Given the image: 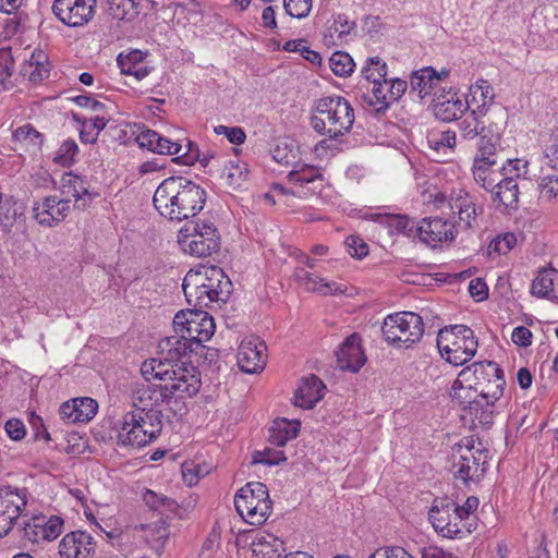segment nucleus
I'll return each instance as SVG.
<instances>
[{
    "instance_id": "25",
    "label": "nucleus",
    "mask_w": 558,
    "mask_h": 558,
    "mask_svg": "<svg viewBox=\"0 0 558 558\" xmlns=\"http://www.w3.org/2000/svg\"><path fill=\"white\" fill-rule=\"evenodd\" d=\"M477 109L485 128V134L488 135L486 144L494 143L496 146L501 132L507 125L508 111L500 104H492L488 107H486V104L478 105Z\"/></svg>"
},
{
    "instance_id": "7",
    "label": "nucleus",
    "mask_w": 558,
    "mask_h": 558,
    "mask_svg": "<svg viewBox=\"0 0 558 558\" xmlns=\"http://www.w3.org/2000/svg\"><path fill=\"white\" fill-rule=\"evenodd\" d=\"M381 332L388 344L409 348L424 335L423 317L413 312L390 314L384 319Z\"/></svg>"
},
{
    "instance_id": "11",
    "label": "nucleus",
    "mask_w": 558,
    "mask_h": 558,
    "mask_svg": "<svg viewBox=\"0 0 558 558\" xmlns=\"http://www.w3.org/2000/svg\"><path fill=\"white\" fill-rule=\"evenodd\" d=\"M487 451L475 449L474 446L458 445L451 456L450 471L454 478L463 483L478 480L485 472Z\"/></svg>"
},
{
    "instance_id": "8",
    "label": "nucleus",
    "mask_w": 558,
    "mask_h": 558,
    "mask_svg": "<svg viewBox=\"0 0 558 558\" xmlns=\"http://www.w3.org/2000/svg\"><path fill=\"white\" fill-rule=\"evenodd\" d=\"M434 529L448 538H462L475 530L472 522H463L458 504L449 497H436L428 512Z\"/></svg>"
},
{
    "instance_id": "41",
    "label": "nucleus",
    "mask_w": 558,
    "mask_h": 558,
    "mask_svg": "<svg viewBox=\"0 0 558 558\" xmlns=\"http://www.w3.org/2000/svg\"><path fill=\"white\" fill-rule=\"evenodd\" d=\"M495 413L496 402H494V400L475 401L474 405H471L469 410V414L472 416L473 423L481 425L485 429L492 427Z\"/></svg>"
},
{
    "instance_id": "22",
    "label": "nucleus",
    "mask_w": 558,
    "mask_h": 558,
    "mask_svg": "<svg viewBox=\"0 0 558 558\" xmlns=\"http://www.w3.org/2000/svg\"><path fill=\"white\" fill-rule=\"evenodd\" d=\"M407 86V82L400 78L385 80L373 87L368 104L374 107L376 113H385L390 104L401 98Z\"/></svg>"
},
{
    "instance_id": "31",
    "label": "nucleus",
    "mask_w": 558,
    "mask_h": 558,
    "mask_svg": "<svg viewBox=\"0 0 558 558\" xmlns=\"http://www.w3.org/2000/svg\"><path fill=\"white\" fill-rule=\"evenodd\" d=\"M49 72L48 57L41 50L34 51L21 68V75L34 84L40 83L44 78L48 77Z\"/></svg>"
},
{
    "instance_id": "54",
    "label": "nucleus",
    "mask_w": 558,
    "mask_h": 558,
    "mask_svg": "<svg viewBox=\"0 0 558 558\" xmlns=\"http://www.w3.org/2000/svg\"><path fill=\"white\" fill-rule=\"evenodd\" d=\"M478 94L483 101L482 105L486 104V107H488L492 104H496L494 101V98H495L494 88L487 80H478L476 82V84L471 87V96H472L473 100L476 99Z\"/></svg>"
},
{
    "instance_id": "59",
    "label": "nucleus",
    "mask_w": 558,
    "mask_h": 558,
    "mask_svg": "<svg viewBox=\"0 0 558 558\" xmlns=\"http://www.w3.org/2000/svg\"><path fill=\"white\" fill-rule=\"evenodd\" d=\"M142 0H112L110 3V9L113 10V5L117 4V11L113 12L114 17L125 19V15L129 11L125 10L126 7H130L132 12L130 13V17L140 14V4Z\"/></svg>"
},
{
    "instance_id": "42",
    "label": "nucleus",
    "mask_w": 558,
    "mask_h": 558,
    "mask_svg": "<svg viewBox=\"0 0 558 558\" xmlns=\"http://www.w3.org/2000/svg\"><path fill=\"white\" fill-rule=\"evenodd\" d=\"M61 193L64 198L73 197L76 202L85 195H89L88 187L83 178L74 174H64L61 180Z\"/></svg>"
},
{
    "instance_id": "34",
    "label": "nucleus",
    "mask_w": 558,
    "mask_h": 558,
    "mask_svg": "<svg viewBox=\"0 0 558 558\" xmlns=\"http://www.w3.org/2000/svg\"><path fill=\"white\" fill-rule=\"evenodd\" d=\"M299 428L300 423L298 421L276 420L269 428L268 440L277 447H283L289 440L298 436Z\"/></svg>"
},
{
    "instance_id": "21",
    "label": "nucleus",
    "mask_w": 558,
    "mask_h": 558,
    "mask_svg": "<svg viewBox=\"0 0 558 558\" xmlns=\"http://www.w3.org/2000/svg\"><path fill=\"white\" fill-rule=\"evenodd\" d=\"M496 374H502V369L497 363L493 361L475 362L458 374V385L473 387L475 392H483L482 385L489 381V378Z\"/></svg>"
},
{
    "instance_id": "32",
    "label": "nucleus",
    "mask_w": 558,
    "mask_h": 558,
    "mask_svg": "<svg viewBox=\"0 0 558 558\" xmlns=\"http://www.w3.org/2000/svg\"><path fill=\"white\" fill-rule=\"evenodd\" d=\"M460 135L468 141L480 138L478 146L488 142V135L485 134L482 118L478 109H473L472 112L459 121Z\"/></svg>"
},
{
    "instance_id": "36",
    "label": "nucleus",
    "mask_w": 558,
    "mask_h": 558,
    "mask_svg": "<svg viewBox=\"0 0 558 558\" xmlns=\"http://www.w3.org/2000/svg\"><path fill=\"white\" fill-rule=\"evenodd\" d=\"M436 71L428 66L413 73L410 94H416L421 99L430 95L437 87Z\"/></svg>"
},
{
    "instance_id": "53",
    "label": "nucleus",
    "mask_w": 558,
    "mask_h": 558,
    "mask_svg": "<svg viewBox=\"0 0 558 558\" xmlns=\"http://www.w3.org/2000/svg\"><path fill=\"white\" fill-rule=\"evenodd\" d=\"M517 243V238L513 233L507 232L493 239L488 245V253L496 252L498 254H507L511 251Z\"/></svg>"
},
{
    "instance_id": "40",
    "label": "nucleus",
    "mask_w": 558,
    "mask_h": 558,
    "mask_svg": "<svg viewBox=\"0 0 558 558\" xmlns=\"http://www.w3.org/2000/svg\"><path fill=\"white\" fill-rule=\"evenodd\" d=\"M289 182L303 186L304 184L323 181V169L317 166L302 163L290 171L287 175Z\"/></svg>"
},
{
    "instance_id": "46",
    "label": "nucleus",
    "mask_w": 558,
    "mask_h": 558,
    "mask_svg": "<svg viewBox=\"0 0 558 558\" xmlns=\"http://www.w3.org/2000/svg\"><path fill=\"white\" fill-rule=\"evenodd\" d=\"M450 397L466 411H469L470 407L474 405L475 401L478 399L473 387L458 385V377L452 384Z\"/></svg>"
},
{
    "instance_id": "28",
    "label": "nucleus",
    "mask_w": 558,
    "mask_h": 558,
    "mask_svg": "<svg viewBox=\"0 0 558 558\" xmlns=\"http://www.w3.org/2000/svg\"><path fill=\"white\" fill-rule=\"evenodd\" d=\"M442 357L456 366L463 365L470 361L477 351L476 338L451 341L437 345Z\"/></svg>"
},
{
    "instance_id": "16",
    "label": "nucleus",
    "mask_w": 558,
    "mask_h": 558,
    "mask_svg": "<svg viewBox=\"0 0 558 558\" xmlns=\"http://www.w3.org/2000/svg\"><path fill=\"white\" fill-rule=\"evenodd\" d=\"M267 347L258 338L244 339L238 350V365L243 373L257 374L262 372L267 361Z\"/></svg>"
},
{
    "instance_id": "1",
    "label": "nucleus",
    "mask_w": 558,
    "mask_h": 558,
    "mask_svg": "<svg viewBox=\"0 0 558 558\" xmlns=\"http://www.w3.org/2000/svg\"><path fill=\"white\" fill-rule=\"evenodd\" d=\"M173 364L163 359L145 361L141 372L146 380L158 379V385H149L138 390L142 401H168L194 397L201 389V373L194 365Z\"/></svg>"
},
{
    "instance_id": "48",
    "label": "nucleus",
    "mask_w": 558,
    "mask_h": 558,
    "mask_svg": "<svg viewBox=\"0 0 558 558\" xmlns=\"http://www.w3.org/2000/svg\"><path fill=\"white\" fill-rule=\"evenodd\" d=\"M331 71L338 76H348L353 72L354 62L347 52L336 51L329 59Z\"/></svg>"
},
{
    "instance_id": "4",
    "label": "nucleus",
    "mask_w": 558,
    "mask_h": 558,
    "mask_svg": "<svg viewBox=\"0 0 558 558\" xmlns=\"http://www.w3.org/2000/svg\"><path fill=\"white\" fill-rule=\"evenodd\" d=\"M232 282L220 267L205 268L204 274H187L182 290L192 310H203L213 302H227L232 292Z\"/></svg>"
},
{
    "instance_id": "55",
    "label": "nucleus",
    "mask_w": 558,
    "mask_h": 558,
    "mask_svg": "<svg viewBox=\"0 0 558 558\" xmlns=\"http://www.w3.org/2000/svg\"><path fill=\"white\" fill-rule=\"evenodd\" d=\"M287 460L283 451L266 448L263 451H256L253 456V463H263L267 465H277Z\"/></svg>"
},
{
    "instance_id": "39",
    "label": "nucleus",
    "mask_w": 558,
    "mask_h": 558,
    "mask_svg": "<svg viewBox=\"0 0 558 558\" xmlns=\"http://www.w3.org/2000/svg\"><path fill=\"white\" fill-rule=\"evenodd\" d=\"M450 207L452 210H457L459 219L465 225V228H472L476 220L477 210L473 198L468 193H462L452 199Z\"/></svg>"
},
{
    "instance_id": "56",
    "label": "nucleus",
    "mask_w": 558,
    "mask_h": 558,
    "mask_svg": "<svg viewBox=\"0 0 558 558\" xmlns=\"http://www.w3.org/2000/svg\"><path fill=\"white\" fill-rule=\"evenodd\" d=\"M286 12L296 19L308 15L312 8V0H283Z\"/></svg>"
},
{
    "instance_id": "60",
    "label": "nucleus",
    "mask_w": 558,
    "mask_h": 558,
    "mask_svg": "<svg viewBox=\"0 0 558 558\" xmlns=\"http://www.w3.org/2000/svg\"><path fill=\"white\" fill-rule=\"evenodd\" d=\"M368 558H414L403 547L384 546L377 548Z\"/></svg>"
},
{
    "instance_id": "30",
    "label": "nucleus",
    "mask_w": 558,
    "mask_h": 558,
    "mask_svg": "<svg viewBox=\"0 0 558 558\" xmlns=\"http://www.w3.org/2000/svg\"><path fill=\"white\" fill-rule=\"evenodd\" d=\"M146 56V52L137 49L131 50L126 54L121 52L117 58V63L121 73L125 75H133L137 81L146 77L150 72V68L143 64Z\"/></svg>"
},
{
    "instance_id": "50",
    "label": "nucleus",
    "mask_w": 558,
    "mask_h": 558,
    "mask_svg": "<svg viewBox=\"0 0 558 558\" xmlns=\"http://www.w3.org/2000/svg\"><path fill=\"white\" fill-rule=\"evenodd\" d=\"M145 504L154 510H169L173 511L178 507L177 502L162 495H158L155 492L147 489L143 495Z\"/></svg>"
},
{
    "instance_id": "58",
    "label": "nucleus",
    "mask_w": 558,
    "mask_h": 558,
    "mask_svg": "<svg viewBox=\"0 0 558 558\" xmlns=\"http://www.w3.org/2000/svg\"><path fill=\"white\" fill-rule=\"evenodd\" d=\"M214 131L217 135H225L234 145L243 144L246 138L245 132L240 126L217 125Z\"/></svg>"
},
{
    "instance_id": "64",
    "label": "nucleus",
    "mask_w": 558,
    "mask_h": 558,
    "mask_svg": "<svg viewBox=\"0 0 558 558\" xmlns=\"http://www.w3.org/2000/svg\"><path fill=\"white\" fill-rule=\"evenodd\" d=\"M199 159V149L196 144L189 141L187 150L183 154H178L177 157L172 158V161L180 162L183 165H194Z\"/></svg>"
},
{
    "instance_id": "38",
    "label": "nucleus",
    "mask_w": 558,
    "mask_h": 558,
    "mask_svg": "<svg viewBox=\"0 0 558 558\" xmlns=\"http://www.w3.org/2000/svg\"><path fill=\"white\" fill-rule=\"evenodd\" d=\"M295 279L305 287L307 291L317 292L323 295L333 294L339 290L336 283L324 282V280L305 268L299 267L294 272Z\"/></svg>"
},
{
    "instance_id": "20",
    "label": "nucleus",
    "mask_w": 558,
    "mask_h": 558,
    "mask_svg": "<svg viewBox=\"0 0 558 558\" xmlns=\"http://www.w3.org/2000/svg\"><path fill=\"white\" fill-rule=\"evenodd\" d=\"M159 348L161 353L173 364L186 362V366L193 365L192 357L198 354L193 339L189 338L185 333L165 338L160 341Z\"/></svg>"
},
{
    "instance_id": "13",
    "label": "nucleus",
    "mask_w": 558,
    "mask_h": 558,
    "mask_svg": "<svg viewBox=\"0 0 558 558\" xmlns=\"http://www.w3.org/2000/svg\"><path fill=\"white\" fill-rule=\"evenodd\" d=\"M96 0H54L52 12L69 27L86 25L94 16Z\"/></svg>"
},
{
    "instance_id": "27",
    "label": "nucleus",
    "mask_w": 558,
    "mask_h": 558,
    "mask_svg": "<svg viewBox=\"0 0 558 558\" xmlns=\"http://www.w3.org/2000/svg\"><path fill=\"white\" fill-rule=\"evenodd\" d=\"M136 142L140 147L147 148L149 151L159 155H178L182 150V145L162 137L159 133L143 125L136 135Z\"/></svg>"
},
{
    "instance_id": "62",
    "label": "nucleus",
    "mask_w": 558,
    "mask_h": 558,
    "mask_svg": "<svg viewBox=\"0 0 558 558\" xmlns=\"http://www.w3.org/2000/svg\"><path fill=\"white\" fill-rule=\"evenodd\" d=\"M356 27V23L354 21H349V17L345 14H338L330 29H333L338 33L339 38L348 36L351 31Z\"/></svg>"
},
{
    "instance_id": "3",
    "label": "nucleus",
    "mask_w": 558,
    "mask_h": 558,
    "mask_svg": "<svg viewBox=\"0 0 558 558\" xmlns=\"http://www.w3.org/2000/svg\"><path fill=\"white\" fill-rule=\"evenodd\" d=\"M154 206L163 217L181 221L195 217L206 203V192L184 177H169L156 189Z\"/></svg>"
},
{
    "instance_id": "26",
    "label": "nucleus",
    "mask_w": 558,
    "mask_h": 558,
    "mask_svg": "<svg viewBox=\"0 0 558 558\" xmlns=\"http://www.w3.org/2000/svg\"><path fill=\"white\" fill-rule=\"evenodd\" d=\"M97 410L98 403L96 400L84 397L64 402L60 407L59 413L63 420L71 423H86L96 415Z\"/></svg>"
},
{
    "instance_id": "2",
    "label": "nucleus",
    "mask_w": 558,
    "mask_h": 558,
    "mask_svg": "<svg viewBox=\"0 0 558 558\" xmlns=\"http://www.w3.org/2000/svg\"><path fill=\"white\" fill-rule=\"evenodd\" d=\"M184 399L168 401H142L137 391L133 397L136 410L124 414L118 423V440L122 446L144 447L149 444L161 430V407L171 411L174 415L181 414L185 409Z\"/></svg>"
},
{
    "instance_id": "43",
    "label": "nucleus",
    "mask_w": 558,
    "mask_h": 558,
    "mask_svg": "<svg viewBox=\"0 0 558 558\" xmlns=\"http://www.w3.org/2000/svg\"><path fill=\"white\" fill-rule=\"evenodd\" d=\"M143 530L146 532L147 539L151 542L153 546L157 549L165 546L170 535L169 524L165 519L146 524L143 526Z\"/></svg>"
},
{
    "instance_id": "51",
    "label": "nucleus",
    "mask_w": 558,
    "mask_h": 558,
    "mask_svg": "<svg viewBox=\"0 0 558 558\" xmlns=\"http://www.w3.org/2000/svg\"><path fill=\"white\" fill-rule=\"evenodd\" d=\"M554 281L547 270L539 271L532 281L531 293L537 298H547L553 291Z\"/></svg>"
},
{
    "instance_id": "12",
    "label": "nucleus",
    "mask_w": 558,
    "mask_h": 558,
    "mask_svg": "<svg viewBox=\"0 0 558 558\" xmlns=\"http://www.w3.org/2000/svg\"><path fill=\"white\" fill-rule=\"evenodd\" d=\"M27 505L25 488L11 486L0 487V538L7 536Z\"/></svg>"
},
{
    "instance_id": "57",
    "label": "nucleus",
    "mask_w": 558,
    "mask_h": 558,
    "mask_svg": "<svg viewBox=\"0 0 558 558\" xmlns=\"http://www.w3.org/2000/svg\"><path fill=\"white\" fill-rule=\"evenodd\" d=\"M223 173L229 182V185H240L242 181L245 180L247 175V169L246 166L230 162L228 166L225 167Z\"/></svg>"
},
{
    "instance_id": "35",
    "label": "nucleus",
    "mask_w": 558,
    "mask_h": 558,
    "mask_svg": "<svg viewBox=\"0 0 558 558\" xmlns=\"http://www.w3.org/2000/svg\"><path fill=\"white\" fill-rule=\"evenodd\" d=\"M251 547L255 558H281L284 550L283 542L272 534L257 536Z\"/></svg>"
},
{
    "instance_id": "5",
    "label": "nucleus",
    "mask_w": 558,
    "mask_h": 558,
    "mask_svg": "<svg viewBox=\"0 0 558 558\" xmlns=\"http://www.w3.org/2000/svg\"><path fill=\"white\" fill-rule=\"evenodd\" d=\"M178 243L190 255L207 257L219 251L220 236L213 222L191 220L180 229Z\"/></svg>"
},
{
    "instance_id": "24",
    "label": "nucleus",
    "mask_w": 558,
    "mask_h": 558,
    "mask_svg": "<svg viewBox=\"0 0 558 558\" xmlns=\"http://www.w3.org/2000/svg\"><path fill=\"white\" fill-rule=\"evenodd\" d=\"M185 323V335L193 339L195 349L201 348V343L208 341L215 332L214 318L204 310H189Z\"/></svg>"
},
{
    "instance_id": "23",
    "label": "nucleus",
    "mask_w": 558,
    "mask_h": 558,
    "mask_svg": "<svg viewBox=\"0 0 558 558\" xmlns=\"http://www.w3.org/2000/svg\"><path fill=\"white\" fill-rule=\"evenodd\" d=\"M337 365L342 371L356 373L366 362L357 333L349 336L336 352Z\"/></svg>"
},
{
    "instance_id": "14",
    "label": "nucleus",
    "mask_w": 558,
    "mask_h": 558,
    "mask_svg": "<svg viewBox=\"0 0 558 558\" xmlns=\"http://www.w3.org/2000/svg\"><path fill=\"white\" fill-rule=\"evenodd\" d=\"M23 517V537L33 544L44 541H53L62 532L63 520L59 515H45L43 513Z\"/></svg>"
},
{
    "instance_id": "29",
    "label": "nucleus",
    "mask_w": 558,
    "mask_h": 558,
    "mask_svg": "<svg viewBox=\"0 0 558 558\" xmlns=\"http://www.w3.org/2000/svg\"><path fill=\"white\" fill-rule=\"evenodd\" d=\"M324 383L315 375L302 379L294 393V404L303 409H312L323 399Z\"/></svg>"
},
{
    "instance_id": "18",
    "label": "nucleus",
    "mask_w": 558,
    "mask_h": 558,
    "mask_svg": "<svg viewBox=\"0 0 558 558\" xmlns=\"http://www.w3.org/2000/svg\"><path fill=\"white\" fill-rule=\"evenodd\" d=\"M71 199L48 196L43 203H35L33 206L34 218L39 225L52 227L63 221L71 209Z\"/></svg>"
},
{
    "instance_id": "9",
    "label": "nucleus",
    "mask_w": 558,
    "mask_h": 558,
    "mask_svg": "<svg viewBox=\"0 0 558 558\" xmlns=\"http://www.w3.org/2000/svg\"><path fill=\"white\" fill-rule=\"evenodd\" d=\"M315 110L323 116L328 125V137L342 136L352 128L354 122L353 108L340 96L325 97L317 101Z\"/></svg>"
},
{
    "instance_id": "37",
    "label": "nucleus",
    "mask_w": 558,
    "mask_h": 558,
    "mask_svg": "<svg viewBox=\"0 0 558 558\" xmlns=\"http://www.w3.org/2000/svg\"><path fill=\"white\" fill-rule=\"evenodd\" d=\"M469 108V101H463L457 95L450 99L438 101L434 107L435 117L444 122L459 120L463 112Z\"/></svg>"
},
{
    "instance_id": "15",
    "label": "nucleus",
    "mask_w": 558,
    "mask_h": 558,
    "mask_svg": "<svg viewBox=\"0 0 558 558\" xmlns=\"http://www.w3.org/2000/svg\"><path fill=\"white\" fill-rule=\"evenodd\" d=\"M478 151L480 154L473 162V175L474 180L488 191L502 175V170L501 168L493 169L497 165V160L494 158L496 151L494 143L480 145Z\"/></svg>"
},
{
    "instance_id": "19",
    "label": "nucleus",
    "mask_w": 558,
    "mask_h": 558,
    "mask_svg": "<svg viewBox=\"0 0 558 558\" xmlns=\"http://www.w3.org/2000/svg\"><path fill=\"white\" fill-rule=\"evenodd\" d=\"M415 236L432 246L442 241L453 240L454 226L439 217L422 219L415 227Z\"/></svg>"
},
{
    "instance_id": "63",
    "label": "nucleus",
    "mask_w": 558,
    "mask_h": 558,
    "mask_svg": "<svg viewBox=\"0 0 558 558\" xmlns=\"http://www.w3.org/2000/svg\"><path fill=\"white\" fill-rule=\"evenodd\" d=\"M4 429L8 436L15 441L22 440L26 434L25 425L17 418H11L7 421Z\"/></svg>"
},
{
    "instance_id": "33",
    "label": "nucleus",
    "mask_w": 558,
    "mask_h": 558,
    "mask_svg": "<svg viewBox=\"0 0 558 558\" xmlns=\"http://www.w3.org/2000/svg\"><path fill=\"white\" fill-rule=\"evenodd\" d=\"M374 220L389 229V233H403L407 236H415L417 222L405 215L376 214Z\"/></svg>"
},
{
    "instance_id": "17",
    "label": "nucleus",
    "mask_w": 558,
    "mask_h": 558,
    "mask_svg": "<svg viewBox=\"0 0 558 558\" xmlns=\"http://www.w3.org/2000/svg\"><path fill=\"white\" fill-rule=\"evenodd\" d=\"M97 544L94 537L81 530L70 532L59 543L61 558H95Z\"/></svg>"
},
{
    "instance_id": "52",
    "label": "nucleus",
    "mask_w": 558,
    "mask_h": 558,
    "mask_svg": "<svg viewBox=\"0 0 558 558\" xmlns=\"http://www.w3.org/2000/svg\"><path fill=\"white\" fill-rule=\"evenodd\" d=\"M78 153V146L73 140L64 141L53 157V161L62 166H71Z\"/></svg>"
},
{
    "instance_id": "6",
    "label": "nucleus",
    "mask_w": 558,
    "mask_h": 558,
    "mask_svg": "<svg viewBox=\"0 0 558 558\" xmlns=\"http://www.w3.org/2000/svg\"><path fill=\"white\" fill-rule=\"evenodd\" d=\"M234 507L247 523L263 524L272 509L267 486L260 482L245 484L234 496Z\"/></svg>"
},
{
    "instance_id": "47",
    "label": "nucleus",
    "mask_w": 558,
    "mask_h": 558,
    "mask_svg": "<svg viewBox=\"0 0 558 558\" xmlns=\"http://www.w3.org/2000/svg\"><path fill=\"white\" fill-rule=\"evenodd\" d=\"M14 59L11 48L0 49V90L12 87L11 76L13 74Z\"/></svg>"
},
{
    "instance_id": "44",
    "label": "nucleus",
    "mask_w": 558,
    "mask_h": 558,
    "mask_svg": "<svg viewBox=\"0 0 558 558\" xmlns=\"http://www.w3.org/2000/svg\"><path fill=\"white\" fill-rule=\"evenodd\" d=\"M506 386V379L502 374H496L493 378H489V381H485L483 387V392H476L477 401H492L497 402L504 395Z\"/></svg>"
},
{
    "instance_id": "10",
    "label": "nucleus",
    "mask_w": 558,
    "mask_h": 558,
    "mask_svg": "<svg viewBox=\"0 0 558 558\" xmlns=\"http://www.w3.org/2000/svg\"><path fill=\"white\" fill-rule=\"evenodd\" d=\"M521 167L526 168L527 162L521 159H508L507 165H502V179L496 181L489 191L493 193V199L498 203L497 208L502 207L506 210H515L519 204V185L517 179L520 177Z\"/></svg>"
},
{
    "instance_id": "61",
    "label": "nucleus",
    "mask_w": 558,
    "mask_h": 558,
    "mask_svg": "<svg viewBox=\"0 0 558 558\" xmlns=\"http://www.w3.org/2000/svg\"><path fill=\"white\" fill-rule=\"evenodd\" d=\"M345 245L351 256L356 258L365 257L368 254V245L364 240L356 235H350L345 239Z\"/></svg>"
},
{
    "instance_id": "49",
    "label": "nucleus",
    "mask_w": 558,
    "mask_h": 558,
    "mask_svg": "<svg viewBox=\"0 0 558 558\" xmlns=\"http://www.w3.org/2000/svg\"><path fill=\"white\" fill-rule=\"evenodd\" d=\"M13 140L21 144L32 145L34 148H40L43 145V135L31 124L16 129L13 133Z\"/></svg>"
},
{
    "instance_id": "45",
    "label": "nucleus",
    "mask_w": 558,
    "mask_h": 558,
    "mask_svg": "<svg viewBox=\"0 0 558 558\" xmlns=\"http://www.w3.org/2000/svg\"><path fill=\"white\" fill-rule=\"evenodd\" d=\"M471 338H475L471 328L465 325H451L438 331L437 345Z\"/></svg>"
}]
</instances>
